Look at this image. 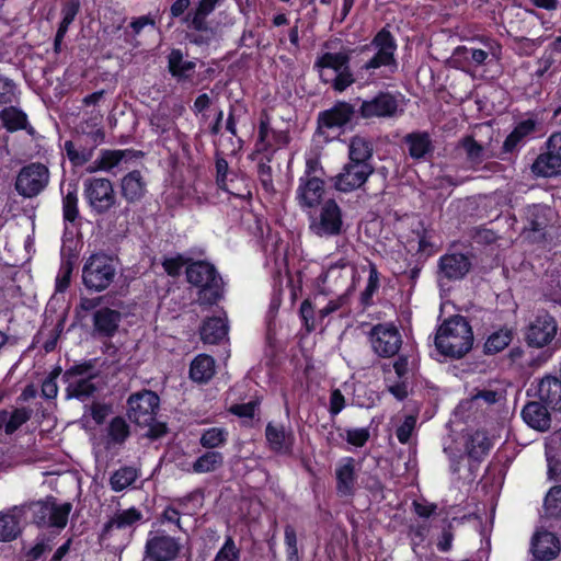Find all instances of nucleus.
Here are the masks:
<instances>
[{
	"label": "nucleus",
	"mask_w": 561,
	"mask_h": 561,
	"mask_svg": "<svg viewBox=\"0 0 561 561\" xmlns=\"http://www.w3.org/2000/svg\"><path fill=\"white\" fill-rule=\"evenodd\" d=\"M472 327L466 317L455 314L445 319L437 328L434 344L437 352L446 358L461 359L473 346Z\"/></svg>",
	"instance_id": "f257e3e1"
},
{
	"label": "nucleus",
	"mask_w": 561,
	"mask_h": 561,
	"mask_svg": "<svg viewBox=\"0 0 561 561\" xmlns=\"http://www.w3.org/2000/svg\"><path fill=\"white\" fill-rule=\"evenodd\" d=\"M127 405L129 421L140 427H148L145 436L150 439H158L167 434V425L156 421L160 398L154 391L144 389L131 393L127 400Z\"/></svg>",
	"instance_id": "f03ea898"
},
{
	"label": "nucleus",
	"mask_w": 561,
	"mask_h": 561,
	"mask_svg": "<svg viewBox=\"0 0 561 561\" xmlns=\"http://www.w3.org/2000/svg\"><path fill=\"white\" fill-rule=\"evenodd\" d=\"M186 279L198 287V304L213 306L222 299L225 284L216 267L206 261L191 262L186 266Z\"/></svg>",
	"instance_id": "7ed1b4c3"
},
{
	"label": "nucleus",
	"mask_w": 561,
	"mask_h": 561,
	"mask_svg": "<svg viewBox=\"0 0 561 561\" xmlns=\"http://www.w3.org/2000/svg\"><path fill=\"white\" fill-rule=\"evenodd\" d=\"M396 49L394 37L387 27H382L369 44L359 48L362 55L368 56L367 60L360 66L359 71H367L373 75L377 69L385 67L390 72H394L397 69Z\"/></svg>",
	"instance_id": "20e7f679"
},
{
	"label": "nucleus",
	"mask_w": 561,
	"mask_h": 561,
	"mask_svg": "<svg viewBox=\"0 0 561 561\" xmlns=\"http://www.w3.org/2000/svg\"><path fill=\"white\" fill-rule=\"evenodd\" d=\"M558 322L548 312H539L525 328L524 340L529 347L557 350L561 340L557 339Z\"/></svg>",
	"instance_id": "39448f33"
},
{
	"label": "nucleus",
	"mask_w": 561,
	"mask_h": 561,
	"mask_svg": "<svg viewBox=\"0 0 561 561\" xmlns=\"http://www.w3.org/2000/svg\"><path fill=\"white\" fill-rule=\"evenodd\" d=\"M116 276V266L112 257L96 253L92 254L82 268V282L89 290L106 289Z\"/></svg>",
	"instance_id": "423d86ee"
},
{
	"label": "nucleus",
	"mask_w": 561,
	"mask_h": 561,
	"mask_svg": "<svg viewBox=\"0 0 561 561\" xmlns=\"http://www.w3.org/2000/svg\"><path fill=\"white\" fill-rule=\"evenodd\" d=\"M309 229L320 238L336 237L343 233V213L339 204L330 198L321 204L318 213H310Z\"/></svg>",
	"instance_id": "0eeeda50"
},
{
	"label": "nucleus",
	"mask_w": 561,
	"mask_h": 561,
	"mask_svg": "<svg viewBox=\"0 0 561 561\" xmlns=\"http://www.w3.org/2000/svg\"><path fill=\"white\" fill-rule=\"evenodd\" d=\"M49 181L48 167L42 162H31L19 170L14 188L20 196L34 198L46 190Z\"/></svg>",
	"instance_id": "6e6552de"
},
{
	"label": "nucleus",
	"mask_w": 561,
	"mask_h": 561,
	"mask_svg": "<svg viewBox=\"0 0 561 561\" xmlns=\"http://www.w3.org/2000/svg\"><path fill=\"white\" fill-rule=\"evenodd\" d=\"M357 111L347 102H337L333 107L322 111L317 119V133L327 139L335 138L340 130L346 126Z\"/></svg>",
	"instance_id": "1a4fd4ad"
},
{
	"label": "nucleus",
	"mask_w": 561,
	"mask_h": 561,
	"mask_svg": "<svg viewBox=\"0 0 561 561\" xmlns=\"http://www.w3.org/2000/svg\"><path fill=\"white\" fill-rule=\"evenodd\" d=\"M84 197L91 209L98 215H105L116 205L113 184L104 178H92L84 181Z\"/></svg>",
	"instance_id": "9d476101"
},
{
	"label": "nucleus",
	"mask_w": 561,
	"mask_h": 561,
	"mask_svg": "<svg viewBox=\"0 0 561 561\" xmlns=\"http://www.w3.org/2000/svg\"><path fill=\"white\" fill-rule=\"evenodd\" d=\"M531 172L540 178L561 175V133H553L546 141V151L531 164Z\"/></svg>",
	"instance_id": "9b49d317"
},
{
	"label": "nucleus",
	"mask_w": 561,
	"mask_h": 561,
	"mask_svg": "<svg viewBox=\"0 0 561 561\" xmlns=\"http://www.w3.org/2000/svg\"><path fill=\"white\" fill-rule=\"evenodd\" d=\"M178 538L163 531H150L145 545L144 557L148 561H174L181 552Z\"/></svg>",
	"instance_id": "f8f14e48"
},
{
	"label": "nucleus",
	"mask_w": 561,
	"mask_h": 561,
	"mask_svg": "<svg viewBox=\"0 0 561 561\" xmlns=\"http://www.w3.org/2000/svg\"><path fill=\"white\" fill-rule=\"evenodd\" d=\"M399 111V101L390 92L380 91L373 98L362 101L357 113L364 119L392 118Z\"/></svg>",
	"instance_id": "ddd939ff"
},
{
	"label": "nucleus",
	"mask_w": 561,
	"mask_h": 561,
	"mask_svg": "<svg viewBox=\"0 0 561 561\" xmlns=\"http://www.w3.org/2000/svg\"><path fill=\"white\" fill-rule=\"evenodd\" d=\"M370 342L378 356L389 358L398 354L402 345V337L396 327L377 324L370 331Z\"/></svg>",
	"instance_id": "4468645a"
},
{
	"label": "nucleus",
	"mask_w": 561,
	"mask_h": 561,
	"mask_svg": "<svg viewBox=\"0 0 561 561\" xmlns=\"http://www.w3.org/2000/svg\"><path fill=\"white\" fill-rule=\"evenodd\" d=\"M375 171L371 163L348 161L342 171L334 176V187L340 192H352L362 187Z\"/></svg>",
	"instance_id": "2eb2a0df"
},
{
	"label": "nucleus",
	"mask_w": 561,
	"mask_h": 561,
	"mask_svg": "<svg viewBox=\"0 0 561 561\" xmlns=\"http://www.w3.org/2000/svg\"><path fill=\"white\" fill-rule=\"evenodd\" d=\"M437 267L439 278L455 282L466 277L472 267V262L467 254L446 253L439 257Z\"/></svg>",
	"instance_id": "dca6fc26"
},
{
	"label": "nucleus",
	"mask_w": 561,
	"mask_h": 561,
	"mask_svg": "<svg viewBox=\"0 0 561 561\" xmlns=\"http://www.w3.org/2000/svg\"><path fill=\"white\" fill-rule=\"evenodd\" d=\"M123 314L121 311L108 308L101 307L95 310L92 314V332L91 335L93 337L99 339H111L118 331L119 324L122 322Z\"/></svg>",
	"instance_id": "f3484780"
},
{
	"label": "nucleus",
	"mask_w": 561,
	"mask_h": 561,
	"mask_svg": "<svg viewBox=\"0 0 561 561\" xmlns=\"http://www.w3.org/2000/svg\"><path fill=\"white\" fill-rule=\"evenodd\" d=\"M183 24L192 32H187L185 38L196 46H208L216 36V28L207 21L206 16L187 12Z\"/></svg>",
	"instance_id": "a211bd4d"
},
{
	"label": "nucleus",
	"mask_w": 561,
	"mask_h": 561,
	"mask_svg": "<svg viewBox=\"0 0 561 561\" xmlns=\"http://www.w3.org/2000/svg\"><path fill=\"white\" fill-rule=\"evenodd\" d=\"M324 194V181L321 178H300L296 198L301 208H314L321 204Z\"/></svg>",
	"instance_id": "6ab92c4d"
},
{
	"label": "nucleus",
	"mask_w": 561,
	"mask_h": 561,
	"mask_svg": "<svg viewBox=\"0 0 561 561\" xmlns=\"http://www.w3.org/2000/svg\"><path fill=\"white\" fill-rule=\"evenodd\" d=\"M142 513L136 508L118 510L103 526L100 540L110 539L114 530L131 529L142 520Z\"/></svg>",
	"instance_id": "aec40b11"
},
{
	"label": "nucleus",
	"mask_w": 561,
	"mask_h": 561,
	"mask_svg": "<svg viewBox=\"0 0 561 561\" xmlns=\"http://www.w3.org/2000/svg\"><path fill=\"white\" fill-rule=\"evenodd\" d=\"M531 552L535 561L553 560L560 553V541L551 531H538L531 540Z\"/></svg>",
	"instance_id": "412c9836"
},
{
	"label": "nucleus",
	"mask_w": 561,
	"mask_h": 561,
	"mask_svg": "<svg viewBox=\"0 0 561 561\" xmlns=\"http://www.w3.org/2000/svg\"><path fill=\"white\" fill-rule=\"evenodd\" d=\"M403 144L408 147L411 159L415 161H424L434 153L435 146L428 131H412L403 137Z\"/></svg>",
	"instance_id": "4be33fe9"
},
{
	"label": "nucleus",
	"mask_w": 561,
	"mask_h": 561,
	"mask_svg": "<svg viewBox=\"0 0 561 561\" xmlns=\"http://www.w3.org/2000/svg\"><path fill=\"white\" fill-rule=\"evenodd\" d=\"M119 193L127 204L141 202L147 193V183L139 170H133L121 179Z\"/></svg>",
	"instance_id": "5701e85b"
},
{
	"label": "nucleus",
	"mask_w": 561,
	"mask_h": 561,
	"mask_svg": "<svg viewBox=\"0 0 561 561\" xmlns=\"http://www.w3.org/2000/svg\"><path fill=\"white\" fill-rule=\"evenodd\" d=\"M21 505L0 512V541L10 542L22 534L21 520L24 518Z\"/></svg>",
	"instance_id": "b1692460"
},
{
	"label": "nucleus",
	"mask_w": 561,
	"mask_h": 561,
	"mask_svg": "<svg viewBox=\"0 0 561 561\" xmlns=\"http://www.w3.org/2000/svg\"><path fill=\"white\" fill-rule=\"evenodd\" d=\"M265 437L272 451L278 455H291L294 435L287 432L284 425H275L270 422L265 428Z\"/></svg>",
	"instance_id": "393cba45"
},
{
	"label": "nucleus",
	"mask_w": 561,
	"mask_h": 561,
	"mask_svg": "<svg viewBox=\"0 0 561 561\" xmlns=\"http://www.w3.org/2000/svg\"><path fill=\"white\" fill-rule=\"evenodd\" d=\"M355 49H344L339 53H324L317 58L314 69L318 70L320 79L328 83L330 79L324 77V69H333L335 72L342 71L350 66L351 54Z\"/></svg>",
	"instance_id": "a878e982"
},
{
	"label": "nucleus",
	"mask_w": 561,
	"mask_h": 561,
	"mask_svg": "<svg viewBox=\"0 0 561 561\" xmlns=\"http://www.w3.org/2000/svg\"><path fill=\"white\" fill-rule=\"evenodd\" d=\"M551 215V208L546 205L534 204L527 206L524 210V229L545 236V230L549 226Z\"/></svg>",
	"instance_id": "bb28decb"
},
{
	"label": "nucleus",
	"mask_w": 561,
	"mask_h": 561,
	"mask_svg": "<svg viewBox=\"0 0 561 561\" xmlns=\"http://www.w3.org/2000/svg\"><path fill=\"white\" fill-rule=\"evenodd\" d=\"M539 400L552 410H561V379L547 375L540 379L537 390Z\"/></svg>",
	"instance_id": "cd10ccee"
},
{
	"label": "nucleus",
	"mask_w": 561,
	"mask_h": 561,
	"mask_svg": "<svg viewBox=\"0 0 561 561\" xmlns=\"http://www.w3.org/2000/svg\"><path fill=\"white\" fill-rule=\"evenodd\" d=\"M548 408L549 407L541 401H530L522 411L523 420L535 430L541 432L547 431L550 427L551 422Z\"/></svg>",
	"instance_id": "c85d7f7f"
},
{
	"label": "nucleus",
	"mask_w": 561,
	"mask_h": 561,
	"mask_svg": "<svg viewBox=\"0 0 561 561\" xmlns=\"http://www.w3.org/2000/svg\"><path fill=\"white\" fill-rule=\"evenodd\" d=\"M33 415L31 408H14L12 412L0 410V431L4 428L7 435L15 433L23 424L28 422Z\"/></svg>",
	"instance_id": "c756f323"
},
{
	"label": "nucleus",
	"mask_w": 561,
	"mask_h": 561,
	"mask_svg": "<svg viewBox=\"0 0 561 561\" xmlns=\"http://www.w3.org/2000/svg\"><path fill=\"white\" fill-rule=\"evenodd\" d=\"M335 476L337 493L343 496L352 495L356 481L355 459L352 457L345 458L344 463L336 468Z\"/></svg>",
	"instance_id": "7c9ffc66"
},
{
	"label": "nucleus",
	"mask_w": 561,
	"mask_h": 561,
	"mask_svg": "<svg viewBox=\"0 0 561 561\" xmlns=\"http://www.w3.org/2000/svg\"><path fill=\"white\" fill-rule=\"evenodd\" d=\"M72 511L70 502L58 503L57 499L49 496L48 516L45 529L61 530L67 526L69 515Z\"/></svg>",
	"instance_id": "2f4dec72"
},
{
	"label": "nucleus",
	"mask_w": 561,
	"mask_h": 561,
	"mask_svg": "<svg viewBox=\"0 0 561 561\" xmlns=\"http://www.w3.org/2000/svg\"><path fill=\"white\" fill-rule=\"evenodd\" d=\"M201 339L204 343L217 344L228 334L226 318L211 317L204 321L199 329Z\"/></svg>",
	"instance_id": "473e14b6"
},
{
	"label": "nucleus",
	"mask_w": 561,
	"mask_h": 561,
	"mask_svg": "<svg viewBox=\"0 0 561 561\" xmlns=\"http://www.w3.org/2000/svg\"><path fill=\"white\" fill-rule=\"evenodd\" d=\"M195 67V61L184 60V55L179 48L171 49L168 55V70L179 81L190 79Z\"/></svg>",
	"instance_id": "72a5a7b5"
},
{
	"label": "nucleus",
	"mask_w": 561,
	"mask_h": 561,
	"mask_svg": "<svg viewBox=\"0 0 561 561\" xmlns=\"http://www.w3.org/2000/svg\"><path fill=\"white\" fill-rule=\"evenodd\" d=\"M374 144L370 138L355 135L348 145V161L355 163H371Z\"/></svg>",
	"instance_id": "f704fd0d"
},
{
	"label": "nucleus",
	"mask_w": 561,
	"mask_h": 561,
	"mask_svg": "<svg viewBox=\"0 0 561 561\" xmlns=\"http://www.w3.org/2000/svg\"><path fill=\"white\" fill-rule=\"evenodd\" d=\"M215 375V360L211 356L201 354L196 356L190 366V377L198 383L208 382Z\"/></svg>",
	"instance_id": "c9c22d12"
},
{
	"label": "nucleus",
	"mask_w": 561,
	"mask_h": 561,
	"mask_svg": "<svg viewBox=\"0 0 561 561\" xmlns=\"http://www.w3.org/2000/svg\"><path fill=\"white\" fill-rule=\"evenodd\" d=\"M457 148H461L463 150L466 160L472 170H477L484 160L485 149L472 135H466L459 139Z\"/></svg>",
	"instance_id": "e433bc0d"
},
{
	"label": "nucleus",
	"mask_w": 561,
	"mask_h": 561,
	"mask_svg": "<svg viewBox=\"0 0 561 561\" xmlns=\"http://www.w3.org/2000/svg\"><path fill=\"white\" fill-rule=\"evenodd\" d=\"M514 339V330L503 327L491 333L483 345L485 355H495L505 350Z\"/></svg>",
	"instance_id": "4c0bfd02"
},
{
	"label": "nucleus",
	"mask_w": 561,
	"mask_h": 561,
	"mask_svg": "<svg viewBox=\"0 0 561 561\" xmlns=\"http://www.w3.org/2000/svg\"><path fill=\"white\" fill-rule=\"evenodd\" d=\"M66 387V399H77L81 402L92 398L98 390V387L88 378H79L78 380L65 381Z\"/></svg>",
	"instance_id": "58836bf2"
},
{
	"label": "nucleus",
	"mask_w": 561,
	"mask_h": 561,
	"mask_svg": "<svg viewBox=\"0 0 561 561\" xmlns=\"http://www.w3.org/2000/svg\"><path fill=\"white\" fill-rule=\"evenodd\" d=\"M141 156H144L141 151L135 150H104L102 151L100 159L95 161V164L96 169L111 170L122 160H130Z\"/></svg>",
	"instance_id": "ea45409f"
},
{
	"label": "nucleus",
	"mask_w": 561,
	"mask_h": 561,
	"mask_svg": "<svg viewBox=\"0 0 561 561\" xmlns=\"http://www.w3.org/2000/svg\"><path fill=\"white\" fill-rule=\"evenodd\" d=\"M26 119L27 115L19 107L8 106L0 111V122L9 133L25 128Z\"/></svg>",
	"instance_id": "a19ab883"
},
{
	"label": "nucleus",
	"mask_w": 561,
	"mask_h": 561,
	"mask_svg": "<svg viewBox=\"0 0 561 561\" xmlns=\"http://www.w3.org/2000/svg\"><path fill=\"white\" fill-rule=\"evenodd\" d=\"M228 162L225 158L220 157L218 153L216 154V181L217 184L227 191L229 194L239 197L241 199H248L251 197V191L244 186L241 192H234L232 187L227 182L228 174Z\"/></svg>",
	"instance_id": "79ce46f5"
},
{
	"label": "nucleus",
	"mask_w": 561,
	"mask_h": 561,
	"mask_svg": "<svg viewBox=\"0 0 561 561\" xmlns=\"http://www.w3.org/2000/svg\"><path fill=\"white\" fill-rule=\"evenodd\" d=\"M48 505L49 496H47L45 500L31 501L21 504V506L23 507L24 516L26 515L27 512H31L32 523L39 528H45V525L47 524V516L49 513Z\"/></svg>",
	"instance_id": "37998d69"
},
{
	"label": "nucleus",
	"mask_w": 561,
	"mask_h": 561,
	"mask_svg": "<svg viewBox=\"0 0 561 561\" xmlns=\"http://www.w3.org/2000/svg\"><path fill=\"white\" fill-rule=\"evenodd\" d=\"M491 448V440L484 432L477 431L466 444L467 454L474 460H480Z\"/></svg>",
	"instance_id": "c03bdc74"
},
{
	"label": "nucleus",
	"mask_w": 561,
	"mask_h": 561,
	"mask_svg": "<svg viewBox=\"0 0 561 561\" xmlns=\"http://www.w3.org/2000/svg\"><path fill=\"white\" fill-rule=\"evenodd\" d=\"M96 360V358L89 359L71 366L62 374V380H78L79 378L94 379L99 376V373L95 370Z\"/></svg>",
	"instance_id": "a18cd8bd"
},
{
	"label": "nucleus",
	"mask_w": 561,
	"mask_h": 561,
	"mask_svg": "<svg viewBox=\"0 0 561 561\" xmlns=\"http://www.w3.org/2000/svg\"><path fill=\"white\" fill-rule=\"evenodd\" d=\"M138 478V470L134 467L125 466L112 473L110 485L113 491L121 492L131 485Z\"/></svg>",
	"instance_id": "49530a36"
},
{
	"label": "nucleus",
	"mask_w": 561,
	"mask_h": 561,
	"mask_svg": "<svg viewBox=\"0 0 561 561\" xmlns=\"http://www.w3.org/2000/svg\"><path fill=\"white\" fill-rule=\"evenodd\" d=\"M224 463V456L219 451H207L193 463V471L197 473L213 472Z\"/></svg>",
	"instance_id": "de8ad7c7"
},
{
	"label": "nucleus",
	"mask_w": 561,
	"mask_h": 561,
	"mask_svg": "<svg viewBox=\"0 0 561 561\" xmlns=\"http://www.w3.org/2000/svg\"><path fill=\"white\" fill-rule=\"evenodd\" d=\"M62 217L71 224L79 218L77 186L71 183L68 184L67 194L62 197Z\"/></svg>",
	"instance_id": "09e8293b"
},
{
	"label": "nucleus",
	"mask_w": 561,
	"mask_h": 561,
	"mask_svg": "<svg viewBox=\"0 0 561 561\" xmlns=\"http://www.w3.org/2000/svg\"><path fill=\"white\" fill-rule=\"evenodd\" d=\"M453 57L455 62L463 59L466 61H471L474 66H481L485 64L489 53L483 49L459 46L455 49Z\"/></svg>",
	"instance_id": "8fccbe9b"
},
{
	"label": "nucleus",
	"mask_w": 561,
	"mask_h": 561,
	"mask_svg": "<svg viewBox=\"0 0 561 561\" xmlns=\"http://www.w3.org/2000/svg\"><path fill=\"white\" fill-rule=\"evenodd\" d=\"M545 515L549 518L561 517V485L552 486L543 502Z\"/></svg>",
	"instance_id": "3c124183"
},
{
	"label": "nucleus",
	"mask_w": 561,
	"mask_h": 561,
	"mask_svg": "<svg viewBox=\"0 0 561 561\" xmlns=\"http://www.w3.org/2000/svg\"><path fill=\"white\" fill-rule=\"evenodd\" d=\"M64 148L69 161L76 167L85 164L93 156V149L77 148L76 144L71 140H67Z\"/></svg>",
	"instance_id": "603ef678"
},
{
	"label": "nucleus",
	"mask_w": 561,
	"mask_h": 561,
	"mask_svg": "<svg viewBox=\"0 0 561 561\" xmlns=\"http://www.w3.org/2000/svg\"><path fill=\"white\" fill-rule=\"evenodd\" d=\"M129 425L122 416H115L108 425V437L115 444H123L129 436Z\"/></svg>",
	"instance_id": "864d4df0"
},
{
	"label": "nucleus",
	"mask_w": 561,
	"mask_h": 561,
	"mask_svg": "<svg viewBox=\"0 0 561 561\" xmlns=\"http://www.w3.org/2000/svg\"><path fill=\"white\" fill-rule=\"evenodd\" d=\"M81 10L80 0H65L61 4V21L58 28L68 31L70 24L75 21L76 16Z\"/></svg>",
	"instance_id": "5fc2aeb1"
},
{
	"label": "nucleus",
	"mask_w": 561,
	"mask_h": 561,
	"mask_svg": "<svg viewBox=\"0 0 561 561\" xmlns=\"http://www.w3.org/2000/svg\"><path fill=\"white\" fill-rule=\"evenodd\" d=\"M227 439V432L224 428L211 427L205 431L199 443L205 448H216L222 445Z\"/></svg>",
	"instance_id": "6e6d98bb"
},
{
	"label": "nucleus",
	"mask_w": 561,
	"mask_h": 561,
	"mask_svg": "<svg viewBox=\"0 0 561 561\" xmlns=\"http://www.w3.org/2000/svg\"><path fill=\"white\" fill-rule=\"evenodd\" d=\"M241 551L233 538L228 536L213 561H240Z\"/></svg>",
	"instance_id": "4d7b16f0"
},
{
	"label": "nucleus",
	"mask_w": 561,
	"mask_h": 561,
	"mask_svg": "<svg viewBox=\"0 0 561 561\" xmlns=\"http://www.w3.org/2000/svg\"><path fill=\"white\" fill-rule=\"evenodd\" d=\"M270 162H271V158L267 157L266 161H260L259 165H257L259 179L261 181L263 188L266 192L274 191L272 168L270 165Z\"/></svg>",
	"instance_id": "13d9d810"
},
{
	"label": "nucleus",
	"mask_w": 561,
	"mask_h": 561,
	"mask_svg": "<svg viewBox=\"0 0 561 561\" xmlns=\"http://www.w3.org/2000/svg\"><path fill=\"white\" fill-rule=\"evenodd\" d=\"M330 81L332 82V87L335 91L342 92L352 85L355 82V79L348 66L346 69L336 72V76Z\"/></svg>",
	"instance_id": "bf43d9fd"
},
{
	"label": "nucleus",
	"mask_w": 561,
	"mask_h": 561,
	"mask_svg": "<svg viewBox=\"0 0 561 561\" xmlns=\"http://www.w3.org/2000/svg\"><path fill=\"white\" fill-rule=\"evenodd\" d=\"M73 263L71 259L64 260L61 262L59 275L57 277V290L64 291L70 284V276L72 273Z\"/></svg>",
	"instance_id": "052dcab7"
},
{
	"label": "nucleus",
	"mask_w": 561,
	"mask_h": 561,
	"mask_svg": "<svg viewBox=\"0 0 561 561\" xmlns=\"http://www.w3.org/2000/svg\"><path fill=\"white\" fill-rule=\"evenodd\" d=\"M369 431L368 428H351L346 430V442L356 447H363L367 440L369 439Z\"/></svg>",
	"instance_id": "680f3d73"
},
{
	"label": "nucleus",
	"mask_w": 561,
	"mask_h": 561,
	"mask_svg": "<svg viewBox=\"0 0 561 561\" xmlns=\"http://www.w3.org/2000/svg\"><path fill=\"white\" fill-rule=\"evenodd\" d=\"M416 420L414 416H405L403 423L397 428L396 435L401 444H407L415 427Z\"/></svg>",
	"instance_id": "e2e57ef3"
},
{
	"label": "nucleus",
	"mask_w": 561,
	"mask_h": 561,
	"mask_svg": "<svg viewBox=\"0 0 561 561\" xmlns=\"http://www.w3.org/2000/svg\"><path fill=\"white\" fill-rule=\"evenodd\" d=\"M259 403L256 401H250L248 403L232 404L229 408V412L239 417L253 419Z\"/></svg>",
	"instance_id": "0e129e2a"
},
{
	"label": "nucleus",
	"mask_w": 561,
	"mask_h": 561,
	"mask_svg": "<svg viewBox=\"0 0 561 561\" xmlns=\"http://www.w3.org/2000/svg\"><path fill=\"white\" fill-rule=\"evenodd\" d=\"M186 263L182 255H178L175 257H165L162 261V266L169 276L175 277L180 275L181 268Z\"/></svg>",
	"instance_id": "69168bd1"
},
{
	"label": "nucleus",
	"mask_w": 561,
	"mask_h": 561,
	"mask_svg": "<svg viewBox=\"0 0 561 561\" xmlns=\"http://www.w3.org/2000/svg\"><path fill=\"white\" fill-rule=\"evenodd\" d=\"M89 410L90 415L98 425L103 424L106 416L112 412L111 405L100 402H93Z\"/></svg>",
	"instance_id": "338daca9"
},
{
	"label": "nucleus",
	"mask_w": 561,
	"mask_h": 561,
	"mask_svg": "<svg viewBox=\"0 0 561 561\" xmlns=\"http://www.w3.org/2000/svg\"><path fill=\"white\" fill-rule=\"evenodd\" d=\"M300 316L304 320V323L306 325V329L308 332H311L316 329L314 325V311L311 302L306 299L300 305Z\"/></svg>",
	"instance_id": "774afa93"
}]
</instances>
